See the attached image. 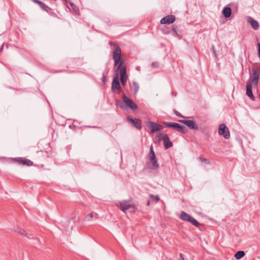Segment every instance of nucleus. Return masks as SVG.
I'll list each match as a JSON object with an SVG mask.
<instances>
[{
	"label": "nucleus",
	"instance_id": "f257e3e1",
	"mask_svg": "<svg viewBox=\"0 0 260 260\" xmlns=\"http://www.w3.org/2000/svg\"><path fill=\"white\" fill-rule=\"evenodd\" d=\"M110 46L114 45L115 49L113 52V58L114 60V66H117L116 72H119L120 81L121 84L124 86L126 84L127 76L126 75V69L123 66L124 61L121 58V50L118 45L112 42L109 43Z\"/></svg>",
	"mask_w": 260,
	"mask_h": 260
},
{
	"label": "nucleus",
	"instance_id": "f03ea898",
	"mask_svg": "<svg viewBox=\"0 0 260 260\" xmlns=\"http://www.w3.org/2000/svg\"><path fill=\"white\" fill-rule=\"evenodd\" d=\"M163 124L166 126L172 127L176 129L178 132L182 134H185L187 131L185 126L177 123L164 122Z\"/></svg>",
	"mask_w": 260,
	"mask_h": 260
},
{
	"label": "nucleus",
	"instance_id": "7ed1b4c3",
	"mask_svg": "<svg viewBox=\"0 0 260 260\" xmlns=\"http://www.w3.org/2000/svg\"><path fill=\"white\" fill-rule=\"evenodd\" d=\"M111 89L113 92L116 93H119L120 92L121 86L118 80V75L117 73L113 79Z\"/></svg>",
	"mask_w": 260,
	"mask_h": 260
},
{
	"label": "nucleus",
	"instance_id": "20e7f679",
	"mask_svg": "<svg viewBox=\"0 0 260 260\" xmlns=\"http://www.w3.org/2000/svg\"><path fill=\"white\" fill-rule=\"evenodd\" d=\"M252 74L250 77V80L247 83H250L252 85L256 86L259 79V74L257 72V69L253 68L252 69Z\"/></svg>",
	"mask_w": 260,
	"mask_h": 260
},
{
	"label": "nucleus",
	"instance_id": "39448f33",
	"mask_svg": "<svg viewBox=\"0 0 260 260\" xmlns=\"http://www.w3.org/2000/svg\"><path fill=\"white\" fill-rule=\"evenodd\" d=\"M218 134L219 135H222L224 139H229L230 137V132L225 124L222 123L219 126Z\"/></svg>",
	"mask_w": 260,
	"mask_h": 260
},
{
	"label": "nucleus",
	"instance_id": "423d86ee",
	"mask_svg": "<svg viewBox=\"0 0 260 260\" xmlns=\"http://www.w3.org/2000/svg\"><path fill=\"white\" fill-rule=\"evenodd\" d=\"M122 99L125 104L127 106L132 110L135 111L138 109V106L132 99L128 98L125 94L122 95Z\"/></svg>",
	"mask_w": 260,
	"mask_h": 260
},
{
	"label": "nucleus",
	"instance_id": "0eeeda50",
	"mask_svg": "<svg viewBox=\"0 0 260 260\" xmlns=\"http://www.w3.org/2000/svg\"><path fill=\"white\" fill-rule=\"evenodd\" d=\"M147 126L151 128V133H154L156 132L159 131L162 128L161 125L157 123L148 121L146 123Z\"/></svg>",
	"mask_w": 260,
	"mask_h": 260
},
{
	"label": "nucleus",
	"instance_id": "6e6552de",
	"mask_svg": "<svg viewBox=\"0 0 260 260\" xmlns=\"http://www.w3.org/2000/svg\"><path fill=\"white\" fill-rule=\"evenodd\" d=\"M179 122L183 123L190 129L197 130L198 126L193 120H180Z\"/></svg>",
	"mask_w": 260,
	"mask_h": 260
},
{
	"label": "nucleus",
	"instance_id": "1a4fd4ad",
	"mask_svg": "<svg viewBox=\"0 0 260 260\" xmlns=\"http://www.w3.org/2000/svg\"><path fill=\"white\" fill-rule=\"evenodd\" d=\"M126 120L128 122L132 123L133 125L137 129H140L142 128L141 121L140 120L137 118L133 119L129 116H128L126 117Z\"/></svg>",
	"mask_w": 260,
	"mask_h": 260
},
{
	"label": "nucleus",
	"instance_id": "9d476101",
	"mask_svg": "<svg viewBox=\"0 0 260 260\" xmlns=\"http://www.w3.org/2000/svg\"><path fill=\"white\" fill-rule=\"evenodd\" d=\"M176 20V17L173 15H167L160 20V23L162 24H171L173 23Z\"/></svg>",
	"mask_w": 260,
	"mask_h": 260
},
{
	"label": "nucleus",
	"instance_id": "9b49d317",
	"mask_svg": "<svg viewBox=\"0 0 260 260\" xmlns=\"http://www.w3.org/2000/svg\"><path fill=\"white\" fill-rule=\"evenodd\" d=\"M14 160L19 164H22V165L31 166L33 164V162L30 160L23 157L15 158Z\"/></svg>",
	"mask_w": 260,
	"mask_h": 260
},
{
	"label": "nucleus",
	"instance_id": "f8f14e48",
	"mask_svg": "<svg viewBox=\"0 0 260 260\" xmlns=\"http://www.w3.org/2000/svg\"><path fill=\"white\" fill-rule=\"evenodd\" d=\"M162 139L164 140V144L166 149H168L172 147V143L170 141L169 137L167 134H164Z\"/></svg>",
	"mask_w": 260,
	"mask_h": 260
},
{
	"label": "nucleus",
	"instance_id": "ddd939ff",
	"mask_svg": "<svg viewBox=\"0 0 260 260\" xmlns=\"http://www.w3.org/2000/svg\"><path fill=\"white\" fill-rule=\"evenodd\" d=\"M120 205L121 209L124 212H126L131 207L132 204L129 201H123L120 203Z\"/></svg>",
	"mask_w": 260,
	"mask_h": 260
},
{
	"label": "nucleus",
	"instance_id": "4468645a",
	"mask_svg": "<svg viewBox=\"0 0 260 260\" xmlns=\"http://www.w3.org/2000/svg\"><path fill=\"white\" fill-rule=\"evenodd\" d=\"M247 22L251 24V27L254 30H257L258 29L259 26L258 22L255 20H254L253 18H252L251 17H248Z\"/></svg>",
	"mask_w": 260,
	"mask_h": 260
},
{
	"label": "nucleus",
	"instance_id": "2eb2a0df",
	"mask_svg": "<svg viewBox=\"0 0 260 260\" xmlns=\"http://www.w3.org/2000/svg\"><path fill=\"white\" fill-rule=\"evenodd\" d=\"M252 85L250 83H247L246 84V95L252 100H254L252 91Z\"/></svg>",
	"mask_w": 260,
	"mask_h": 260
},
{
	"label": "nucleus",
	"instance_id": "dca6fc26",
	"mask_svg": "<svg viewBox=\"0 0 260 260\" xmlns=\"http://www.w3.org/2000/svg\"><path fill=\"white\" fill-rule=\"evenodd\" d=\"M34 3L38 4L40 8L44 11L48 12V10H51V9L45 4L42 3L39 0H32Z\"/></svg>",
	"mask_w": 260,
	"mask_h": 260
},
{
	"label": "nucleus",
	"instance_id": "f3484780",
	"mask_svg": "<svg viewBox=\"0 0 260 260\" xmlns=\"http://www.w3.org/2000/svg\"><path fill=\"white\" fill-rule=\"evenodd\" d=\"M191 216L184 211H182L180 213V218L184 221H188L191 219Z\"/></svg>",
	"mask_w": 260,
	"mask_h": 260
},
{
	"label": "nucleus",
	"instance_id": "a211bd4d",
	"mask_svg": "<svg viewBox=\"0 0 260 260\" xmlns=\"http://www.w3.org/2000/svg\"><path fill=\"white\" fill-rule=\"evenodd\" d=\"M222 14L225 18H229L231 16L232 10L230 7H224L222 10Z\"/></svg>",
	"mask_w": 260,
	"mask_h": 260
},
{
	"label": "nucleus",
	"instance_id": "6ab92c4d",
	"mask_svg": "<svg viewBox=\"0 0 260 260\" xmlns=\"http://www.w3.org/2000/svg\"><path fill=\"white\" fill-rule=\"evenodd\" d=\"M133 87L134 90V93L135 95L137 94L139 90V85L136 81H133L132 82Z\"/></svg>",
	"mask_w": 260,
	"mask_h": 260
},
{
	"label": "nucleus",
	"instance_id": "aec40b11",
	"mask_svg": "<svg viewBox=\"0 0 260 260\" xmlns=\"http://www.w3.org/2000/svg\"><path fill=\"white\" fill-rule=\"evenodd\" d=\"M150 160H154L156 158L155 153L153 150V147L151 145L150 149V152L148 155Z\"/></svg>",
	"mask_w": 260,
	"mask_h": 260
},
{
	"label": "nucleus",
	"instance_id": "412c9836",
	"mask_svg": "<svg viewBox=\"0 0 260 260\" xmlns=\"http://www.w3.org/2000/svg\"><path fill=\"white\" fill-rule=\"evenodd\" d=\"M245 252L243 251H238L235 254V257L237 259H240L242 258L245 255Z\"/></svg>",
	"mask_w": 260,
	"mask_h": 260
},
{
	"label": "nucleus",
	"instance_id": "4be33fe9",
	"mask_svg": "<svg viewBox=\"0 0 260 260\" xmlns=\"http://www.w3.org/2000/svg\"><path fill=\"white\" fill-rule=\"evenodd\" d=\"M150 161L152 162V167H151L152 169L155 170L158 168L159 165L157 162V159H155Z\"/></svg>",
	"mask_w": 260,
	"mask_h": 260
},
{
	"label": "nucleus",
	"instance_id": "5701e85b",
	"mask_svg": "<svg viewBox=\"0 0 260 260\" xmlns=\"http://www.w3.org/2000/svg\"><path fill=\"white\" fill-rule=\"evenodd\" d=\"M188 222L191 223L192 225L196 227H198L200 224L199 222L192 216L190 220H189Z\"/></svg>",
	"mask_w": 260,
	"mask_h": 260
},
{
	"label": "nucleus",
	"instance_id": "b1692460",
	"mask_svg": "<svg viewBox=\"0 0 260 260\" xmlns=\"http://www.w3.org/2000/svg\"><path fill=\"white\" fill-rule=\"evenodd\" d=\"M150 197L153 199V200H155L157 201H158L159 200V197L158 196H154L153 194H150Z\"/></svg>",
	"mask_w": 260,
	"mask_h": 260
},
{
	"label": "nucleus",
	"instance_id": "393cba45",
	"mask_svg": "<svg viewBox=\"0 0 260 260\" xmlns=\"http://www.w3.org/2000/svg\"><path fill=\"white\" fill-rule=\"evenodd\" d=\"M199 158L202 161H203L206 164H209V161L208 160V159L206 158H202L201 157H200Z\"/></svg>",
	"mask_w": 260,
	"mask_h": 260
},
{
	"label": "nucleus",
	"instance_id": "a878e982",
	"mask_svg": "<svg viewBox=\"0 0 260 260\" xmlns=\"http://www.w3.org/2000/svg\"><path fill=\"white\" fill-rule=\"evenodd\" d=\"M93 217V214L92 213H89L87 216H86V219L88 220H89L90 219L88 218V217H90L91 219Z\"/></svg>",
	"mask_w": 260,
	"mask_h": 260
},
{
	"label": "nucleus",
	"instance_id": "bb28decb",
	"mask_svg": "<svg viewBox=\"0 0 260 260\" xmlns=\"http://www.w3.org/2000/svg\"><path fill=\"white\" fill-rule=\"evenodd\" d=\"M70 6L75 11H76L77 8H76V6L73 3H71Z\"/></svg>",
	"mask_w": 260,
	"mask_h": 260
},
{
	"label": "nucleus",
	"instance_id": "cd10ccee",
	"mask_svg": "<svg viewBox=\"0 0 260 260\" xmlns=\"http://www.w3.org/2000/svg\"><path fill=\"white\" fill-rule=\"evenodd\" d=\"M119 107L122 110H125V106L122 103H120L119 105Z\"/></svg>",
	"mask_w": 260,
	"mask_h": 260
},
{
	"label": "nucleus",
	"instance_id": "c85d7f7f",
	"mask_svg": "<svg viewBox=\"0 0 260 260\" xmlns=\"http://www.w3.org/2000/svg\"><path fill=\"white\" fill-rule=\"evenodd\" d=\"M163 135H164L161 134H159L158 135L157 137H158V140L159 141H160L161 140H163V139H162Z\"/></svg>",
	"mask_w": 260,
	"mask_h": 260
},
{
	"label": "nucleus",
	"instance_id": "c756f323",
	"mask_svg": "<svg viewBox=\"0 0 260 260\" xmlns=\"http://www.w3.org/2000/svg\"><path fill=\"white\" fill-rule=\"evenodd\" d=\"M179 260H184L183 254L182 253H180L179 254Z\"/></svg>",
	"mask_w": 260,
	"mask_h": 260
},
{
	"label": "nucleus",
	"instance_id": "7c9ffc66",
	"mask_svg": "<svg viewBox=\"0 0 260 260\" xmlns=\"http://www.w3.org/2000/svg\"><path fill=\"white\" fill-rule=\"evenodd\" d=\"M172 95L174 96H176L177 95V93L176 92H174L173 91L172 92Z\"/></svg>",
	"mask_w": 260,
	"mask_h": 260
},
{
	"label": "nucleus",
	"instance_id": "2f4dec72",
	"mask_svg": "<svg viewBox=\"0 0 260 260\" xmlns=\"http://www.w3.org/2000/svg\"><path fill=\"white\" fill-rule=\"evenodd\" d=\"M102 80H103V82L104 83H105V81L106 80V77H105V76H104L103 77Z\"/></svg>",
	"mask_w": 260,
	"mask_h": 260
},
{
	"label": "nucleus",
	"instance_id": "473e14b6",
	"mask_svg": "<svg viewBox=\"0 0 260 260\" xmlns=\"http://www.w3.org/2000/svg\"><path fill=\"white\" fill-rule=\"evenodd\" d=\"M149 205H150V201H148L147 202L146 205L147 206H149Z\"/></svg>",
	"mask_w": 260,
	"mask_h": 260
},
{
	"label": "nucleus",
	"instance_id": "72a5a7b5",
	"mask_svg": "<svg viewBox=\"0 0 260 260\" xmlns=\"http://www.w3.org/2000/svg\"><path fill=\"white\" fill-rule=\"evenodd\" d=\"M21 234L23 235V234H24L25 233V231L23 230L22 232L20 233Z\"/></svg>",
	"mask_w": 260,
	"mask_h": 260
},
{
	"label": "nucleus",
	"instance_id": "f704fd0d",
	"mask_svg": "<svg viewBox=\"0 0 260 260\" xmlns=\"http://www.w3.org/2000/svg\"><path fill=\"white\" fill-rule=\"evenodd\" d=\"M176 115L181 117H183L181 114H176Z\"/></svg>",
	"mask_w": 260,
	"mask_h": 260
},
{
	"label": "nucleus",
	"instance_id": "c9c22d12",
	"mask_svg": "<svg viewBox=\"0 0 260 260\" xmlns=\"http://www.w3.org/2000/svg\"><path fill=\"white\" fill-rule=\"evenodd\" d=\"M154 64H155V63H154V62L152 63V66H154Z\"/></svg>",
	"mask_w": 260,
	"mask_h": 260
},
{
	"label": "nucleus",
	"instance_id": "e433bc0d",
	"mask_svg": "<svg viewBox=\"0 0 260 260\" xmlns=\"http://www.w3.org/2000/svg\"><path fill=\"white\" fill-rule=\"evenodd\" d=\"M27 236V237L28 238H29V239H31V237H30L27 236Z\"/></svg>",
	"mask_w": 260,
	"mask_h": 260
},
{
	"label": "nucleus",
	"instance_id": "4c0bfd02",
	"mask_svg": "<svg viewBox=\"0 0 260 260\" xmlns=\"http://www.w3.org/2000/svg\"><path fill=\"white\" fill-rule=\"evenodd\" d=\"M37 241H38L39 243H40V240H39V239H37Z\"/></svg>",
	"mask_w": 260,
	"mask_h": 260
}]
</instances>
